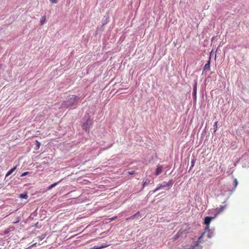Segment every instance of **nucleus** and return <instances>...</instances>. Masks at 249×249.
Here are the masks:
<instances>
[{"label":"nucleus","instance_id":"nucleus-1","mask_svg":"<svg viewBox=\"0 0 249 249\" xmlns=\"http://www.w3.org/2000/svg\"><path fill=\"white\" fill-rule=\"evenodd\" d=\"M206 232H203L201 236L198 238V240L195 241L193 245H191L189 248L187 249H202V247L200 245V243L203 242V238L206 234Z\"/></svg>","mask_w":249,"mask_h":249},{"label":"nucleus","instance_id":"nucleus-2","mask_svg":"<svg viewBox=\"0 0 249 249\" xmlns=\"http://www.w3.org/2000/svg\"><path fill=\"white\" fill-rule=\"evenodd\" d=\"M78 97L75 95H72L69 98L67 101H64L63 106L64 107H69L72 106L78 99Z\"/></svg>","mask_w":249,"mask_h":249},{"label":"nucleus","instance_id":"nucleus-3","mask_svg":"<svg viewBox=\"0 0 249 249\" xmlns=\"http://www.w3.org/2000/svg\"><path fill=\"white\" fill-rule=\"evenodd\" d=\"M92 124V121L90 119V117L88 116V118L86 122L83 125V129H84L85 131L89 132V129L90 128V126Z\"/></svg>","mask_w":249,"mask_h":249},{"label":"nucleus","instance_id":"nucleus-4","mask_svg":"<svg viewBox=\"0 0 249 249\" xmlns=\"http://www.w3.org/2000/svg\"><path fill=\"white\" fill-rule=\"evenodd\" d=\"M172 184L173 182L172 180H169L167 182H164L163 183L161 184L159 187H157L154 190H153V192L155 193L157 191L159 190L160 188L172 186Z\"/></svg>","mask_w":249,"mask_h":249},{"label":"nucleus","instance_id":"nucleus-5","mask_svg":"<svg viewBox=\"0 0 249 249\" xmlns=\"http://www.w3.org/2000/svg\"><path fill=\"white\" fill-rule=\"evenodd\" d=\"M223 205H220L219 207L216 208L215 209V211L216 212V215L222 212L227 207V204L225 202L223 203Z\"/></svg>","mask_w":249,"mask_h":249},{"label":"nucleus","instance_id":"nucleus-6","mask_svg":"<svg viewBox=\"0 0 249 249\" xmlns=\"http://www.w3.org/2000/svg\"><path fill=\"white\" fill-rule=\"evenodd\" d=\"M214 217H209V216H207L204 219V224L206 225V230H208L209 229V228H210V222L211 221V220L213 219Z\"/></svg>","mask_w":249,"mask_h":249},{"label":"nucleus","instance_id":"nucleus-7","mask_svg":"<svg viewBox=\"0 0 249 249\" xmlns=\"http://www.w3.org/2000/svg\"><path fill=\"white\" fill-rule=\"evenodd\" d=\"M162 169H163L162 165H158L157 166V168L155 172V175L156 176H158L159 175H160L162 172Z\"/></svg>","mask_w":249,"mask_h":249},{"label":"nucleus","instance_id":"nucleus-8","mask_svg":"<svg viewBox=\"0 0 249 249\" xmlns=\"http://www.w3.org/2000/svg\"><path fill=\"white\" fill-rule=\"evenodd\" d=\"M196 90H197V82L196 81L194 85L193 92V95L194 98L195 100H196Z\"/></svg>","mask_w":249,"mask_h":249},{"label":"nucleus","instance_id":"nucleus-9","mask_svg":"<svg viewBox=\"0 0 249 249\" xmlns=\"http://www.w3.org/2000/svg\"><path fill=\"white\" fill-rule=\"evenodd\" d=\"M204 232H206V233L204 236V238L203 239V242L205 240H207L208 239L211 238V233L209 232V229H205V231Z\"/></svg>","mask_w":249,"mask_h":249},{"label":"nucleus","instance_id":"nucleus-10","mask_svg":"<svg viewBox=\"0 0 249 249\" xmlns=\"http://www.w3.org/2000/svg\"><path fill=\"white\" fill-rule=\"evenodd\" d=\"M204 69L205 70L209 71L210 69V59L208 61V62L205 65L204 67Z\"/></svg>","mask_w":249,"mask_h":249},{"label":"nucleus","instance_id":"nucleus-11","mask_svg":"<svg viewBox=\"0 0 249 249\" xmlns=\"http://www.w3.org/2000/svg\"><path fill=\"white\" fill-rule=\"evenodd\" d=\"M17 168V166L14 167L11 169L6 174V177H8Z\"/></svg>","mask_w":249,"mask_h":249},{"label":"nucleus","instance_id":"nucleus-12","mask_svg":"<svg viewBox=\"0 0 249 249\" xmlns=\"http://www.w3.org/2000/svg\"><path fill=\"white\" fill-rule=\"evenodd\" d=\"M140 212H138L137 213H136L135 214H134V215L130 216L128 218H126V220H128L129 219H133L135 216H136L137 215H140Z\"/></svg>","mask_w":249,"mask_h":249},{"label":"nucleus","instance_id":"nucleus-13","mask_svg":"<svg viewBox=\"0 0 249 249\" xmlns=\"http://www.w3.org/2000/svg\"><path fill=\"white\" fill-rule=\"evenodd\" d=\"M150 182V180L149 179H146L143 182L142 184V188H143L146 185L149 184Z\"/></svg>","mask_w":249,"mask_h":249},{"label":"nucleus","instance_id":"nucleus-14","mask_svg":"<svg viewBox=\"0 0 249 249\" xmlns=\"http://www.w3.org/2000/svg\"><path fill=\"white\" fill-rule=\"evenodd\" d=\"M62 179L59 180L58 182H55L48 187V190H51L54 187H55L59 182H61Z\"/></svg>","mask_w":249,"mask_h":249},{"label":"nucleus","instance_id":"nucleus-15","mask_svg":"<svg viewBox=\"0 0 249 249\" xmlns=\"http://www.w3.org/2000/svg\"><path fill=\"white\" fill-rule=\"evenodd\" d=\"M109 246V245H107L106 243H104L101 244L100 246H98L99 249H103L106 247H107Z\"/></svg>","mask_w":249,"mask_h":249},{"label":"nucleus","instance_id":"nucleus-16","mask_svg":"<svg viewBox=\"0 0 249 249\" xmlns=\"http://www.w3.org/2000/svg\"><path fill=\"white\" fill-rule=\"evenodd\" d=\"M28 196L27 194H22L20 195V197L22 198L27 199Z\"/></svg>","mask_w":249,"mask_h":249},{"label":"nucleus","instance_id":"nucleus-17","mask_svg":"<svg viewBox=\"0 0 249 249\" xmlns=\"http://www.w3.org/2000/svg\"><path fill=\"white\" fill-rule=\"evenodd\" d=\"M36 149H38L40 147V143L37 140L36 141Z\"/></svg>","mask_w":249,"mask_h":249},{"label":"nucleus","instance_id":"nucleus-18","mask_svg":"<svg viewBox=\"0 0 249 249\" xmlns=\"http://www.w3.org/2000/svg\"><path fill=\"white\" fill-rule=\"evenodd\" d=\"M234 190H235L236 188L237 187V186L238 185V181L236 178L234 179Z\"/></svg>","mask_w":249,"mask_h":249},{"label":"nucleus","instance_id":"nucleus-19","mask_svg":"<svg viewBox=\"0 0 249 249\" xmlns=\"http://www.w3.org/2000/svg\"><path fill=\"white\" fill-rule=\"evenodd\" d=\"M45 19H46V18L45 17H43L41 20H40V24L41 25H43L45 21Z\"/></svg>","mask_w":249,"mask_h":249},{"label":"nucleus","instance_id":"nucleus-20","mask_svg":"<svg viewBox=\"0 0 249 249\" xmlns=\"http://www.w3.org/2000/svg\"><path fill=\"white\" fill-rule=\"evenodd\" d=\"M217 124H218V122L216 121L214 123V126L215 127V129L214 130V132H216V131L217 130Z\"/></svg>","mask_w":249,"mask_h":249},{"label":"nucleus","instance_id":"nucleus-21","mask_svg":"<svg viewBox=\"0 0 249 249\" xmlns=\"http://www.w3.org/2000/svg\"><path fill=\"white\" fill-rule=\"evenodd\" d=\"M29 174V172H24L23 173H22L21 175V177H24V176H25L27 175H28Z\"/></svg>","mask_w":249,"mask_h":249},{"label":"nucleus","instance_id":"nucleus-22","mask_svg":"<svg viewBox=\"0 0 249 249\" xmlns=\"http://www.w3.org/2000/svg\"><path fill=\"white\" fill-rule=\"evenodd\" d=\"M52 3L55 4L58 2L57 0H49Z\"/></svg>","mask_w":249,"mask_h":249},{"label":"nucleus","instance_id":"nucleus-23","mask_svg":"<svg viewBox=\"0 0 249 249\" xmlns=\"http://www.w3.org/2000/svg\"><path fill=\"white\" fill-rule=\"evenodd\" d=\"M117 218V216H114V217H113L109 219L110 221H113L114 220H115Z\"/></svg>","mask_w":249,"mask_h":249},{"label":"nucleus","instance_id":"nucleus-24","mask_svg":"<svg viewBox=\"0 0 249 249\" xmlns=\"http://www.w3.org/2000/svg\"><path fill=\"white\" fill-rule=\"evenodd\" d=\"M88 249H99L98 246H95L93 248H89Z\"/></svg>","mask_w":249,"mask_h":249},{"label":"nucleus","instance_id":"nucleus-25","mask_svg":"<svg viewBox=\"0 0 249 249\" xmlns=\"http://www.w3.org/2000/svg\"><path fill=\"white\" fill-rule=\"evenodd\" d=\"M36 243H34L32 245H31L29 248H31L32 247H34L36 246Z\"/></svg>","mask_w":249,"mask_h":249},{"label":"nucleus","instance_id":"nucleus-26","mask_svg":"<svg viewBox=\"0 0 249 249\" xmlns=\"http://www.w3.org/2000/svg\"><path fill=\"white\" fill-rule=\"evenodd\" d=\"M128 174L129 175H134V171H129V172H128Z\"/></svg>","mask_w":249,"mask_h":249},{"label":"nucleus","instance_id":"nucleus-27","mask_svg":"<svg viewBox=\"0 0 249 249\" xmlns=\"http://www.w3.org/2000/svg\"><path fill=\"white\" fill-rule=\"evenodd\" d=\"M38 238L39 240H42L43 239V238L40 236L38 237Z\"/></svg>","mask_w":249,"mask_h":249},{"label":"nucleus","instance_id":"nucleus-28","mask_svg":"<svg viewBox=\"0 0 249 249\" xmlns=\"http://www.w3.org/2000/svg\"><path fill=\"white\" fill-rule=\"evenodd\" d=\"M2 65L0 64V69L1 68Z\"/></svg>","mask_w":249,"mask_h":249},{"label":"nucleus","instance_id":"nucleus-29","mask_svg":"<svg viewBox=\"0 0 249 249\" xmlns=\"http://www.w3.org/2000/svg\"><path fill=\"white\" fill-rule=\"evenodd\" d=\"M194 165V161H192V166H193Z\"/></svg>","mask_w":249,"mask_h":249},{"label":"nucleus","instance_id":"nucleus-30","mask_svg":"<svg viewBox=\"0 0 249 249\" xmlns=\"http://www.w3.org/2000/svg\"><path fill=\"white\" fill-rule=\"evenodd\" d=\"M194 165V161H192V166H193Z\"/></svg>","mask_w":249,"mask_h":249},{"label":"nucleus","instance_id":"nucleus-31","mask_svg":"<svg viewBox=\"0 0 249 249\" xmlns=\"http://www.w3.org/2000/svg\"><path fill=\"white\" fill-rule=\"evenodd\" d=\"M194 165V161H192V166H193Z\"/></svg>","mask_w":249,"mask_h":249}]
</instances>
